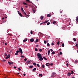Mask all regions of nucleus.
I'll return each mask as SVG.
<instances>
[{
  "mask_svg": "<svg viewBox=\"0 0 78 78\" xmlns=\"http://www.w3.org/2000/svg\"><path fill=\"white\" fill-rule=\"evenodd\" d=\"M37 56L38 58L40 61H42L43 60V58L42 57V55L40 53H38L37 54Z\"/></svg>",
  "mask_w": 78,
  "mask_h": 78,
  "instance_id": "f257e3e1",
  "label": "nucleus"
},
{
  "mask_svg": "<svg viewBox=\"0 0 78 78\" xmlns=\"http://www.w3.org/2000/svg\"><path fill=\"white\" fill-rule=\"evenodd\" d=\"M52 75L51 76V77H55V76H56V73H52Z\"/></svg>",
  "mask_w": 78,
  "mask_h": 78,
  "instance_id": "f03ea898",
  "label": "nucleus"
},
{
  "mask_svg": "<svg viewBox=\"0 0 78 78\" xmlns=\"http://www.w3.org/2000/svg\"><path fill=\"white\" fill-rule=\"evenodd\" d=\"M19 51H20V53H21V54H22L23 53V51H22V48H19Z\"/></svg>",
  "mask_w": 78,
  "mask_h": 78,
  "instance_id": "7ed1b4c3",
  "label": "nucleus"
},
{
  "mask_svg": "<svg viewBox=\"0 0 78 78\" xmlns=\"http://www.w3.org/2000/svg\"><path fill=\"white\" fill-rule=\"evenodd\" d=\"M8 63L9 65H11V64L12 65V64H14L13 63V62H8Z\"/></svg>",
  "mask_w": 78,
  "mask_h": 78,
  "instance_id": "20e7f679",
  "label": "nucleus"
},
{
  "mask_svg": "<svg viewBox=\"0 0 78 78\" xmlns=\"http://www.w3.org/2000/svg\"><path fill=\"white\" fill-rule=\"evenodd\" d=\"M34 39H33V38H31L30 40V41L31 42H34Z\"/></svg>",
  "mask_w": 78,
  "mask_h": 78,
  "instance_id": "39448f33",
  "label": "nucleus"
},
{
  "mask_svg": "<svg viewBox=\"0 0 78 78\" xmlns=\"http://www.w3.org/2000/svg\"><path fill=\"white\" fill-rule=\"evenodd\" d=\"M39 41V39H37L36 40V41H34V42L35 43H36V42H38Z\"/></svg>",
  "mask_w": 78,
  "mask_h": 78,
  "instance_id": "423d86ee",
  "label": "nucleus"
},
{
  "mask_svg": "<svg viewBox=\"0 0 78 78\" xmlns=\"http://www.w3.org/2000/svg\"><path fill=\"white\" fill-rule=\"evenodd\" d=\"M28 41V39L26 38V39H24V40H23V41L25 42H26V41Z\"/></svg>",
  "mask_w": 78,
  "mask_h": 78,
  "instance_id": "0eeeda50",
  "label": "nucleus"
},
{
  "mask_svg": "<svg viewBox=\"0 0 78 78\" xmlns=\"http://www.w3.org/2000/svg\"><path fill=\"white\" fill-rule=\"evenodd\" d=\"M26 3H30V2L29 0H26Z\"/></svg>",
  "mask_w": 78,
  "mask_h": 78,
  "instance_id": "6e6552de",
  "label": "nucleus"
},
{
  "mask_svg": "<svg viewBox=\"0 0 78 78\" xmlns=\"http://www.w3.org/2000/svg\"><path fill=\"white\" fill-rule=\"evenodd\" d=\"M23 4L24 5H28V4L25 2H23Z\"/></svg>",
  "mask_w": 78,
  "mask_h": 78,
  "instance_id": "1a4fd4ad",
  "label": "nucleus"
},
{
  "mask_svg": "<svg viewBox=\"0 0 78 78\" xmlns=\"http://www.w3.org/2000/svg\"><path fill=\"white\" fill-rule=\"evenodd\" d=\"M48 17H51V15L50 14H48L47 15Z\"/></svg>",
  "mask_w": 78,
  "mask_h": 78,
  "instance_id": "9d476101",
  "label": "nucleus"
},
{
  "mask_svg": "<svg viewBox=\"0 0 78 78\" xmlns=\"http://www.w3.org/2000/svg\"><path fill=\"white\" fill-rule=\"evenodd\" d=\"M41 20H43V19H44V16H41L40 17Z\"/></svg>",
  "mask_w": 78,
  "mask_h": 78,
  "instance_id": "9b49d317",
  "label": "nucleus"
},
{
  "mask_svg": "<svg viewBox=\"0 0 78 78\" xmlns=\"http://www.w3.org/2000/svg\"><path fill=\"white\" fill-rule=\"evenodd\" d=\"M21 9L22 11L23 12H24V10H23V7H21Z\"/></svg>",
  "mask_w": 78,
  "mask_h": 78,
  "instance_id": "f8f14e48",
  "label": "nucleus"
},
{
  "mask_svg": "<svg viewBox=\"0 0 78 78\" xmlns=\"http://www.w3.org/2000/svg\"><path fill=\"white\" fill-rule=\"evenodd\" d=\"M76 20L77 22H78V17H76Z\"/></svg>",
  "mask_w": 78,
  "mask_h": 78,
  "instance_id": "ddd939ff",
  "label": "nucleus"
},
{
  "mask_svg": "<svg viewBox=\"0 0 78 78\" xmlns=\"http://www.w3.org/2000/svg\"><path fill=\"white\" fill-rule=\"evenodd\" d=\"M48 21H49L48 20L46 21L45 22H44V23H47L48 22Z\"/></svg>",
  "mask_w": 78,
  "mask_h": 78,
  "instance_id": "4468645a",
  "label": "nucleus"
},
{
  "mask_svg": "<svg viewBox=\"0 0 78 78\" xmlns=\"http://www.w3.org/2000/svg\"><path fill=\"white\" fill-rule=\"evenodd\" d=\"M50 51L49 50L48 51V55H50Z\"/></svg>",
  "mask_w": 78,
  "mask_h": 78,
  "instance_id": "2eb2a0df",
  "label": "nucleus"
},
{
  "mask_svg": "<svg viewBox=\"0 0 78 78\" xmlns=\"http://www.w3.org/2000/svg\"><path fill=\"white\" fill-rule=\"evenodd\" d=\"M19 14L20 16H21V17H22V14H21V13H20Z\"/></svg>",
  "mask_w": 78,
  "mask_h": 78,
  "instance_id": "dca6fc26",
  "label": "nucleus"
},
{
  "mask_svg": "<svg viewBox=\"0 0 78 78\" xmlns=\"http://www.w3.org/2000/svg\"><path fill=\"white\" fill-rule=\"evenodd\" d=\"M33 66H30L29 68L30 69H32V68H33Z\"/></svg>",
  "mask_w": 78,
  "mask_h": 78,
  "instance_id": "f3484780",
  "label": "nucleus"
},
{
  "mask_svg": "<svg viewBox=\"0 0 78 78\" xmlns=\"http://www.w3.org/2000/svg\"><path fill=\"white\" fill-rule=\"evenodd\" d=\"M39 76H41V77H42L43 76L42 75V74H39Z\"/></svg>",
  "mask_w": 78,
  "mask_h": 78,
  "instance_id": "a211bd4d",
  "label": "nucleus"
},
{
  "mask_svg": "<svg viewBox=\"0 0 78 78\" xmlns=\"http://www.w3.org/2000/svg\"><path fill=\"white\" fill-rule=\"evenodd\" d=\"M7 57H8L9 58H10V55L8 54V55L7 56Z\"/></svg>",
  "mask_w": 78,
  "mask_h": 78,
  "instance_id": "6ab92c4d",
  "label": "nucleus"
},
{
  "mask_svg": "<svg viewBox=\"0 0 78 78\" xmlns=\"http://www.w3.org/2000/svg\"><path fill=\"white\" fill-rule=\"evenodd\" d=\"M36 70V68H34L32 70L33 71H35V70Z\"/></svg>",
  "mask_w": 78,
  "mask_h": 78,
  "instance_id": "aec40b11",
  "label": "nucleus"
},
{
  "mask_svg": "<svg viewBox=\"0 0 78 78\" xmlns=\"http://www.w3.org/2000/svg\"><path fill=\"white\" fill-rule=\"evenodd\" d=\"M73 40H74V42H76V38H73Z\"/></svg>",
  "mask_w": 78,
  "mask_h": 78,
  "instance_id": "412c9836",
  "label": "nucleus"
},
{
  "mask_svg": "<svg viewBox=\"0 0 78 78\" xmlns=\"http://www.w3.org/2000/svg\"><path fill=\"white\" fill-rule=\"evenodd\" d=\"M71 75V73H68V76H70V75Z\"/></svg>",
  "mask_w": 78,
  "mask_h": 78,
  "instance_id": "4be33fe9",
  "label": "nucleus"
},
{
  "mask_svg": "<svg viewBox=\"0 0 78 78\" xmlns=\"http://www.w3.org/2000/svg\"><path fill=\"white\" fill-rule=\"evenodd\" d=\"M43 59H45V60H46L47 61V59L45 57H43Z\"/></svg>",
  "mask_w": 78,
  "mask_h": 78,
  "instance_id": "5701e85b",
  "label": "nucleus"
},
{
  "mask_svg": "<svg viewBox=\"0 0 78 78\" xmlns=\"http://www.w3.org/2000/svg\"><path fill=\"white\" fill-rule=\"evenodd\" d=\"M52 54L53 55H55V51H53L52 53Z\"/></svg>",
  "mask_w": 78,
  "mask_h": 78,
  "instance_id": "b1692460",
  "label": "nucleus"
},
{
  "mask_svg": "<svg viewBox=\"0 0 78 78\" xmlns=\"http://www.w3.org/2000/svg\"><path fill=\"white\" fill-rule=\"evenodd\" d=\"M47 46H48V47H50V44H49V43H48L47 44Z\"/></svg>",
  "mask_w": 78,
  "mask_h": 78,
  "instance_id": "393cba45",
  "label": "nucleus"
},
{
  "mask_svg": "<svg viewBox=\"0 0 78 78\" xmlns=\"http://www.w3.org/2000/svg\"><path fill=\"white\" fill-rule=\"evenodd\" d=\"M27 63L28 64H29V63H30V61L28 60L27 61Z\"/></svg>",
  "mask_w": 78,
  "mask_h": 78,
  "instance_id": "a878e982",
  "label": "nucleus"
},
{
  "mask_svg": "<svg viewBox=\"0 0 78 78\" xmlns=\"http://www.w3.org/2000/svg\"><path fill=\"white\" fill-rule=\"evenodd\" d=\"M35 51H37L38 50H37V48H35Z\"/></svg>",
  "mask_w": 78,
  "mask_h": 78,
  "instance_id": "bb28decb",
  "label": "nucleus"
},
{
  "mask_svg": "<svg viewBox=\"0 0 78 78\" xmlns=\"http://www.w3.org/2000/svg\"><path fill=\"white\" fill-rule=\"evenodd\" d=\"M37 67H40V66L38 64H37Z\"/></svg>",
  "mask_w": 78,
  "mask_h": 78,
  "instance_id": "cd10ccee",
  "label": "nucleus"
},
{
  "mask_svg": "<svg viewBox=\"0 0 78 78\" xmlns=\"http://www.w3.org/2000/svg\"><path fill=\"white\" fill-rule=\"evenodd\" d=\"M50 24V22H48L47 23V25H49Z\"/></svg>",
  "mask_w": 78,
  "mask_h": 78,
  "instance_id": "c85d7f7f",
  "label": "nucleus"
},
{
  "mask_svg": "<svg viewBox=\"0 0 78 78\" xmlns=\"http://www.w3.org/2000/svg\"><path fill=\"white\" fill-rule=\"evenodd\" d=\"M33 64H34V66H36V64L35 63H33Z\"/></svg>",
  "mask_w": 78,
  "mask_h": 78,
  "instance_id": "c756f323",
  "label": "nucleus"
},
{
  "mask_svg": "<svg viewBox=\"0 0 78 78\" xmlns=\"http://www.w3.org/2000/svg\"><path fill=\"white\" fill-rule=\"evenodd\" d=\"M16 52L17 53H20V51L19 50L16 51Z\"/></svg>",
  "mask_w": 78,
  "mask_h": 78,
  "instance_id": "7c9ffc66",
  "label": "nucleus"
},
{
  "mask_svg": "<svg viewBox=\"0 0 78 78\" xmlns=\"http://www.w3.org/2000/svg\"><path fill=\"white\" fill-rule=\"evenodd\" d=\"M32 11H33V12L34 13H35V11L34 10L32 9Z\"/></svg>",
  "mask_w": 78,
  "mask_h": 78,
  "instance_id": "2f4dec72",
  "label": "nucleus"
},
{
  "mask_svg": "<svg viewBox=\"0 0 78 78\" xmlns=\"http://www.w3.org/2000/svg\"><path fill=\"white\" fill-rule=\"evenodd\" d=\"M62 47H64V44H62Z\"/></svg>",
  "mask_w": 78,
  "mask_h": 78,
  "instance_id": "473e14b6",
  "label": "nucleus"
},
{
  "mask_svg": "<svg viewBox=\"0 0 78 78\" xmlns=\"http://www.w3.org/2000/svg\"><path fill=\"white\" fill-rule=\"evenodd\" d=\"M42 68H44L45 67V66L44 65H42Z\"/></svg>",
  "mask_w": 78,
  "mask_h": 78,
  "instance_id": "72a5a7b5",
  "label": "nucleus"
},
{
  "mask_svg": "<svg viewBox=\"0 0 78 78\" xmlns=\"http://www.w3.org/2000/svg\"><path fill=\"white\" fill-rule=\"evenodd\" d=\"M23 14H24L25 15H27V14L26 13V12H23Z\"/></svg>",
  "mask_w": 78,
  "mask_h": 78,
  "instance_id": "f704fd0d",
  "label": "nucleus"
},
{
  "mask_svg": "<svg viewBox=\"0 0 78 78\" xmlns=\"http://www.w3.org/2000/svg\"><path fill=\"white\" fill-rule=\"evenodd\" d=\"M44 44H47V41H44Z\"/></svg>",
  "mask_w": 78,
  "mask_h": 78,
  "instance_id": "c9c22d12",
  "label": "nucleus"
},
{
  "mask_svg": "<svg viewBox=\"0 0 78 78\" xmlns=\"http://www.w3.org/2000/svg\"><path fill=\"white\" fill-rule=\"evenodd\" d=\"M4 55H5V56H6H6H7V54L6 53H5L4 54Z\"/></svg>",
  "mask_w": 78,
  "mask_h": 78,
  "instance_id": "e433bc0d",
  "label": "nucleus"
},
{
  "mask_svg": "<svg viewBox=\"0 0 78 78\" xmlns=\"http://www.w3.org/2000/svg\"><path fill=\"white\" fill-rule=\"evenodd\" d=\"M55 23H56V21H54L53 22V24H55Z\"/></svg>",
  "mask_w": 78,
  "mask_h": 78,
  "instance_id": "4c0bfd02",
  "label": "nucleus"
},
{
  "mask_svg": "<svg viewBox=\"0 0 78 78\" xmlns=\"http://www.w3.org/2000/svg\"><path fill=\"white\" fill-rule=\"evenodd\" d=\"M62 11H62V10L60 11V13H61V14L62 13Z\"/></svg>",
  "mask_w": 78,
  "mask_h": 78,
  "instance_id": "58836bf2",
  "label": "nucleus"
},
{
  "mask_svg": "<svg viewBox=\"0 0 78 78\" xmlns=\"http://www.w3.org/2000/svg\"><path fill=\"white\" fill-rule=\"evenodd\" d=\"M30 34H33V31H31L30 32Z\"/></svg>",
  "mask_w": 78,
  "mask_h": 78,
  "instance_id": "ea45409f",
  "label": "nucleus"
},
{
  "mask_svg": "<svg viewBox=\"0 0 78 78\" xmlns=\"http://www.w3.org/2000/svg\"><path fill=\"white\" fill-rule=\"evenodd\" d=\"M53 63H51L50 65L51 66H53Z\"/></svg>",
  "mask_w": 78,
  "mask_h": 78,
  "instance_id": "a19ab883",
  "label": "nucleus"
},
{
  "mask_svg": "<svg viewBox=\"0 0 78 78\" xmlns=\"http://www.w3.org/2000/svg\"><path fill=\"white\" fill-rule=\"evenodd\" d=\"M18 70H19V71H20V70H21V69H20V68H18Z\"/></svg>",
  "mask_w": 78,
  "mask_h": 78,
  "instance_id": "79ce46f5",
  "label": "nucleus"
},
{
  "mask_svg": "<svg viewBox=\"0 0 78 78\" xmlns=\"http://www.w3.org/2000/svg\"><path fill=\"white\" fill-rule=\"evenodd\" d=\"M66 66H67V67H68L69 66V63H67L66 64Z\"/></svg>",
  "mask_w": 78,
  "mask_h": 78,
  "instance_id": "37998d69",
  "label": "nucleus"
},
{
  "mask_svg": "<svg viewBox=\"0 0 78 78\" xmlns=\"http://www.w3.org/2000/svg\"><path fill=\"white\" fill-rule=\"evenodd\" d=\"M60 53V55H62V52H60V53Z\"/></svg>",
  "mask_w": 78,
  "mask_h": 78,
  "instance_id": "c03bdc74",
  "label": "nucleus"
},
{
  "mask_svg": "<svg viewBox=\"0 0 78 78\" xmlns=\"http://www.w3.org/2000/svg\"><path fill=\"white\" fill-rule=\"evenodd\" d=\"M39 51L40 52H41V51H42V49H39Z\"/></svg>",
  "mask_w": 78,
  "mask_h": 78,
  "instance_id": "a18cd8bd",
  "label": "nucleus"
},
{
  "mask_svg": "<svg viewBox=\"0 0 78 78\" xmlns=\"http://www.w3.org/2000/svg\"><path fill=\"white\" fill-rule=\"evenodd\" d=\"M15 55H18V53H16L15 54Z\"/></svg>",
  "mask_w": 78,
  "mask_h": 78,
  "instance_id": "49530a36",
  "label": "nucleus"
},
{
  "mask_svg": "<svg viewBox=\"0 0 78 78\" xmlns=\"http://www.w3.org/2000/svg\"><path fill=\"white\" fill-rule=\"evenodd\" d=\"M75 46H76V47H78V44H76L75 45Z\"/></svg>",
  "mask_w": 78,
  "mask_h": 78,
  "instance_id": "de8ad7c7",
  "label": "nucleus"
},
{
  "mask_svg": "<svg viewBox=\"0 0 78 78\" xmlns=\"http://www.w3.org/2000/svg\"><path fill=\"white\" fill-rule=\"evenodd\" d=\"M51 45H55V44H54V43H51Z\"/></svg>",
  "mask_w": 78,
  "mask_h": 78,
  "instance_id": "09e8293b",
  "label": "nucleus"
},
{
  "mask_svg": "<svg viewBox=\"0 0 78 78\" xmlns=\"http://www.w3.org/2000/svg\"><path fill=\"white\" fill-rule=\"evenodd\" d=\"M21 58H24V56H23V55H21Z\"/></svg>",
  "mask_w": 78,
  "mask_h": 78,
  "instance_id": "8fccbe9b",
  "label": "nucleus"
},
{
  "mask_svg": "<svg viewBox=\"0 0 78 78\" xmlns=\"http://www.w3.org/2000/svg\"><path fill=\"white\" fill-rule=\"evenodd\" d=\"M6 60H3V61L4 62H6Z\"/></svg>",
  "mask_w": 78,
  "mask_h": 78,
  "instance_id": "3c124183",
  "label": "nucleus"
},
{
  "mask_svg": "<svg viewBox=\"0 0 78 78\" xmlns=\"http://www.w3.org/2000/svg\"><path fill=\"white\" fill-rule=\"evenodd\" d=\"M27 58H25L24 59V61H27Z\"/></svg>",
  "mask_w": 78,
  "mask_h": 78,
  "instance_id": "603ef678",
  "label": "nucleus"
},
{
  "mask_svg": "<svg viewBox=\"0 0 78 78\" xmlns=\"http://www.w3.org/2000/svg\"><path fill=\"white\" fill-rule=\"evenodd\" d=\"M57 44H58V45H59V41H58L57 42Z\"/></svg>",
  "mask_w": 78,
  "mask_h": 78,
  "instance_id": "864d4df0",
  "label": "nucleus"
},
{
  "mask_svg": "<svg viewBox=\"0 0 78 78\" xmlns=\"http://www.w3.org/2000/svg\"><path fill=\"white\" fill-rule=\"evenodd\" d=\"M51 52H52V51H53V49H51Z\"/></svg>",
  "mask_w": 78,
  "mask_h": 78,
  "instance_id": "5fc2aeb1",
  "label": "nucleus"
},
{
  "mask_svg": "<svg viewBox=\"0 0 78 78\" xmlns=\"http://www.w3.org/2000/svg\"><path fill=\"white\" fill-rule=\"evenodd\" d=\"M39 46V45L37 44L36 45V47H38Z\"/></svg>",
  "mask_w": 78,
  "mask_h": 78,
  "instance_id": "6e6d98bb",
  "label": "nucleus"
},
{
  "mask_svg": "<svg viewBox=\"0 0 78 78\" xmlns=\"http://www.w3.org/2000/svg\"><path fill=\"white\" fill-rule=\"evenodd\" d=\"M46 65L47 66H49V65H48V64H47V63L46 64Z\"/></svg>",
  "mask_w": 78,
  "mask_h": 78,
  "instance_id": "4d7b16f0",
  "label": "nucleus"
},
{
  "mask_svg": "<svg viewBox=\"0 0 78 78\" xmlns=\"http://www.w3.org/2000/svg\"><path fill=\"white\" fill-rule=\"evenodd\" d=\"M46 64H48V65H50V63H46Z\"/></svg>",
  "mask_w": 78,
  "mask_h": 78,
  "instance_id": "13d9d810",
  "label": "nucleus"
},
{
  "mask_svg": "<svg viewBox=\"0 0 78 78\" xmlns=\"http://www.w3.org/2000/svg\"><path fill=\"white\" fill-rule=\"evenodd\" d=\"M71 44H73V42H71Z\"/></svg>",
  "mask_w": 78,
  "mask_h": 78,
  "instance_id": "bf43d9fd",
  "label": "nucleus"
},
{
  "mask_svg": "<svg viewBox=\"0 0 78 78\" xmlns=\"http://www.w3.org/2000/svg\"><path fill=\"white\" fill-rule=\"evenodd\" d=\"M14 69H16V66H14Z\"/></svg>",
  "mask_w": 78,
  "mask_h": 78,
  "instance_id": "052dcab7",
  "label": "nucleus"
},
{
  "mask_svg": "<svg viewBox=\"0 0 78 78\" xmlns=\"http://www.w3.org/2000/svg\"><path fill=\"white\" fill-rule=\"evenodd\" d=\"M5 45H7V43H5Z\"/></svg>",
  "mask_w": 78,
  "mask_h": 78,
  "instance_id": "680f3d73",
  "label": "nucleus"
},
{
  "mask_svg": "<svg viewBox=\"0 0 78 78\" xmlns=\"http://www.w3.org/2000/svg\"><path fill=\"white\" fill-rule=\"evenodd\" d=\"M5 19V17H3L2 18V20H4V19Z\"/></svg>",
  "mask_w": 78,
  "mask_h": 78,
  "instance_id": "e2e57ef3",
  "label": "nucleus"
},
{
  "mask_svg": "<svg viewBox=\"0 0 78 78\" xmlns=\"http://www.w3.org/2000/svg\"><path fill=\"white\" fill-rule=\"evenodd\" d=\"M43 23H44V22L43 23H41V24H40V25H42V24H43Z\"/></svg>",
  "mask_w": 78,
  "mask_h": 78,
  "instance_id": "0e129e2a",
  "label": "nucleus"
},
{
  "mask_svg": "<svg viewBox=\"0 0 78 78\" xmlns=\"http://www.w3.org/2000/svg\"><path fill=\"white\" fill-rule=\"evenodd\" d=\"M17 12L18 14H19L20 13V12H19V11H18Z\"/></svg>",
  "mask_w": 78,
  "mask_h": 78,
  "instance_id": "69168bd1",
  "label": "nucleus"
},
{
  "mask_svg": "<svg viewBox=\"0 0 78 78\" xmlns=\"http://www.w3.org/2000/svg\"><path fill=\"white\" fill-rule=\"evenodd\" d=\"M23 75L24 76H25V75H26V74L25 73H24Z\"/></svg>",
  "mask_w": 78,
  "mask_h": 78,
  "instance_id": "338daca9",
  "label": "nucleus"
},
{
  "mask_svg": "<svg viewBox=\"0 0 78 78\" xmlns=\"http://www.w3.org/2000/svg\"><path fill=\"white\" fill-rule=\"evenodd\" d=\"M8 58H9L7 57L5 58V59H8Z\"/></svg>",
  "mask_w": 78,
  "mask_h": 78,
  "instance_id": "774afa93",
  "label": "nucleus"
}]
</instances>
